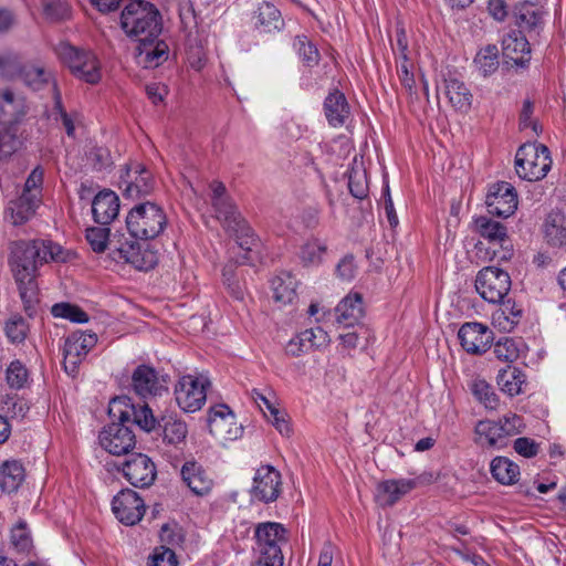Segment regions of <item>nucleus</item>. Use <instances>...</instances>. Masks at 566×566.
Here are the masks:
<instances>
[{"instance_id": "obj_1", "label": "nucleus", "mask_w": 566, "mask_h": 566, "mask_svg": "<svg viewBox=\"0 0 566 566\" xmlns=\"http://www.w3.org/2000/svg\"><path fill=\"white\" fill-rule=\"evenodd\" d=\"M108 415L113 422L99 433V443L114 455L127 454L135 447L136 438L129 424H136L145 432L156 429V417L149 406L146 402L135 405L127 396L112 399Z\"/></svg>"}, {"instance_id": "obj_2", "label": "nucleus", "mask_w": 566, "mask_h": 566, "mask_svg": "<svg viewBox=\"0 0 566 566\" xmlns=\"http://www.w3.org/2000/svg\"><path fill=\"white\" fill-rule=\"evenodd\" d=\"M86 240L96 253L109 250L113 260L123 261L138 271H149L158 263V252L148 243H139L124 233L109 234V229L93 227L86 230Z\"/></svg>"}, {"instance_id": "obj_3", "label": "nucleus", "mask_w": 566, "mask_h": 566, "mask_svg": "<svg viewBox=\"0 0 566 566\" xmlns=\"http://www.w3.org/2000/svg\"><path fill=\"white\" fill-rule=\"evenodd\" d=\"M40 249L38 240L17 241L11 245L10 266L29 317L36 314L39 304L36 274L38 268L43 264Z\"/></svg>"}, {"instance_id": "obj_4", "label": "nucleus", "mask_w": 566, "mask_h": 566, "mask_svg": "<svg viewBox=\"0 0 566 566\" xmlns=\"http://www.w3.org/2000/svg\"><path fill=\"white\" fill-rule=\"evenodd\" d=\"M120 27L138 42L155 41L163 30L161 14L149 1L132 0L122 11Z\"/></svg>"}, {"instance_id": "obj_5", "label": "nucleus", "mask_w": 566, "mask_h": 566, "mask_svg": "<svg viewBox=\"0 0 566 566\" xmlns=\"http://www.w3.org/2000/svg\"><path fill=\"white\" fill-rule=\"evenodd\" d=\"M167 223L168 219L164 209L150 201L136 205L126 217L128 238L132 240L148 241L156 239L164 232Z\"/></svg>"}, {"instance_id": "obj_6", "label": "nucleus", "mask_w": 566, "mask_h": 566, "mask_svg": "<svg viewBox=\"0 0 566 566\" xmlns=\"http://www.w3.org/2000/svg\"><path fill=\"white\" fill-rule=\"evenodd\" d=\"M255 552L259 566H283L282 544L286 543V530L276 522L260 523L255 527Z\"/></svg>"}, {"instance_id": "obj_7", "label": "nucleus", "mask_w": 566, "mask_h": 566, "mask_svg": "<svg viewBox=\"0 0 566 566\" xmlns=\"http://www.w3.org/2000/svg\"><path fill=\"white\" fill-rule=\"evenodd\" d=\"M55 53L78 80L88 84H96L101 81V64L92 51L61 42L55 46Z\"/></svg>"}, {"instance_id": "obj_8", "label": "nucleus", "mask_w": 566, "mask_h": 566, "mask_svg": "<svg viewBox=\"0 0 566 566\" xmlns=\"http://www.w3.org/2000/svg\"><path fill=\"white\" fill-rule=\"evenodd\" d=\"M551 153L543 144H524L515 156V170L520 178L527 181L543 179L552 167Z\"/></svg>"}, {"instance_id": "obj_9", "label": "nucleus", "mask_w": 566, "mask_h": 566, "mask_svg": "<svg viewBox=\"0 0 566 566\" xmlns=\"http://www.w3.org/2000/svg\"><path fill=\"white\" fill-rule=\"evenodd\" d=\"M475 289L486 302L500 303L511 289V277L500 268L485 266L478 272Z\"/></svg>"}, {"instance_id": "obj_10", "label": "nucleus", "mask_w": 566, "mask_h": 566, "mask_svg": "<svg viewBox=\"0 0 566 566\" xmlns=\"http://www.w3.org/2000/svg\"><path fill=\"white\" fill-rule=\"evenodd\" d=\"M132 390L143 399L161 397L168 392L167 378L150 365H138L130 376Z\"/></svg>"}, {"instance_id": "obj_11", "label": "nucleus", "mask_w": 566, "mask_h": 566, "mask_svg": "<svg viewBox=\"0 0 566 566\" xmlns=\"http://www.w3.org/2000/svg\"><path fill=\"white\" fill-rule=\"evenodd\" d=\"M96 343L97 335L91 332L76 331L67 336L63 348V365L69 375L74 376L77 373L80 364Z\"/></svg>"}, {"instance_id": "obj_12", "label": "nucleus", "mask_w": 566, "mask_h": 566, "mask_svg": "<svg viewBox=\"0 0 566 566\" xmlns=\"http://www.w3.org/2000/svg\"><path fill=\"white\" fill-rule=\"evenodd\" d=\"M485 205L491 214L509 218L515 212L518 205L515 188L506 181L492 185L486 195Z\"/></svg>"}, {"instance_id": "obj_13", "label": "nucleus", "mask_w": 566, "mask_h": 566, "mask_svg": "<svg viewBox=\"0 0 566 566\" xmlns=\"http://www.w3.org/2000/svg\"><path fill=\"white\" fill-rule=\"evenodd\" d=\"M177 405L185 412H196L206 402L207 394L203 382L191 375L182 376L175 387Z\"/></svg>"}, {"instance_id": "obj_14", "label": "nucleus", "mask_w": 566, "mask_h": 566, "mask_svg": "<svg viewBox=\"0 0 566 566\" xmlns=\"http://www.w3.org/2000/svg\"><path fill=\"white\" fill-rule=\"evenodd\" d=\"M112 510L120 523L135 525L144 516L145 503L137 492L125 489L114 496Z\"/></svg>"}, {"instance_id": "obj_15", "label": "nucleus", "mask_w": 566, "mask_h": 566, "mask_svg": "<svg viewBox=\"0 0 566 566\" xmlns=\"http://www.w3.org/2000/svg\"><path fill=\"white\" fill-rule=\"evenodd\" d=\"M281 473L272 465H263L255 472L251 494L258 501L274 502L281 494Z\"/></svg>"}, {"instance_id": "obj_16", "label": "nucleus", "mask_w": 566, "mask_h": 566, "mask_svg": "<svg viewBox=\"0 0 566 566\" xmlns=\"http://www.w3.org/2000/svg\"><path fill=\"white\" fill-rule=\"evenodd\" d=\"M124 476L136 488H148L156 479V467L151 459L143 453H135L123 463Z\"/></svg>"}, {"instance_id": "obj_17", "label": "nucleus", "mask_w": 566, "mask_h": 566, "mask_svg": "<svg viewBox=\"0 0 566 566\" xmlns=\"http://www.w3.org/2000/svg\"><path fill=\"white\" fill-rule=\"evenodd\" d=\"M458 336L463 349L470 354L485 353L493 342V332L486 325L478 322L463 324Z\"/></svg>"}, {"instance_id": "obj_18", "label": "nucleus", "mask_w": 566, "mask_h": 566, "mask_svg": "<svg viewBox=\"0 0 566 566\" xmlns=\"http://www.w3.org/2000/svg\"><path fill=\"white\" fill-rule=\"evenodd\" d=\"M122 179L123 184H125L123 193L126 198L139 199L154 190L155 181L153 175L142 164L136 163L129 166Z\"/></svg>"}, {"instance_id": "obj_19", "label": "nucleus", "mask_w": 566, "mask_h": 566, "mask_svg": "<svg viewBox=\"0 0 566 566\" xmlns=\"http://www.w3.org/2000/svg\"><path fill=\"white\" fill-rule=\"evenodd\" d=\"M212 207L216 218L221 222L222 227L228 232L233 233L237 237H245L247 239L244 244H248L251 229L247 224L245 220L241 217L231 198L217 202L212 205ZM240 245L243 248V242H241Z\"/></svg>"}, {"instance_id": "obj_20", "label": "nucleus", "mask_w": 566, "mask_h": 566, "mask_svg": "<svg viewBox=\"0 0 566 566\" xmlns=\"http://www.w3.org/2000/svg\"><path fill=\"white\" fill-rule=\"evenodd\" d=\"M329 340L328 334L322 327L307 328L289 340L285 353L298 357L312 349L327 346Z\"/></svg>"}, {"instance_id": "obj_21", "label": "nucleus", "mask_w": 566, "mask_h": 566, "mask_svg": "<svg viewBox=\"0 0 566 566\" xmlns=\"http://www.w3.org/2000/svg\"><path fill=\"white\" fill-rule=\"evenodd\" d=\"M418 479L386 480L378 483L375 500L381 507L392 506L402 496L413 490Z\"/></svg>"}, {"instance_id": "obj_22", "label": "nucleus", "mask_w": 566, "mask_h": 566, "mask_svg": "<svg viewBox=\"0 0 566 566\" xmlns=\"http://www.w3.org/2000/svg\"><path fill=\"white\" fill-rule=\"evenodd\" d=\"M514 23L521 33H538L543 24V11L535 3L522 1L514 4L512 9Z\"/></svg>"}, {"instance_id": "obj_23", "label": "nucleus", "mask_w": 566, "mask_h": 566, "mask_svg": "<svg viewBox=\"0 0 566 566\" xmlns=\"http://www.w3.org/2000/svg\"><path fill=\"white\" fill-rule=\"evenodd\" d=\"M235 417L230 408L226 405H218L210 409L208 426L210 433L214 437L234 440L238 438L241 430L240 427L234 429H226L224 424H234Z\"/></svg>"}, {"instance_id": "obj_24", "label": "nucleus", "mask_w": 566, "mask_h": 566, "mask_svg": "<svg viewBox=\"0 0 566 566\" xmlns=\"http://www.w3.org/2000/svg\"><path fill=\"white\" fill-rule=\"evenodd\" d=\"M251 20L254 29L261 33H272L282 30L284 27L281 11L270 1L259 3Z\"/></svg>"}, {"instance_id": "obj_25", "label": "nucleus", "mask_w": 566, "mask_h": 566, "mask_svg": "<svg viewBox=\"0 0 566 566\" xmlns=\"http://www.w3.org/2000/svg\"><path fill=\"white\" fill-rule=\"evenodd\" d=\"M156 428L160 430V436L165 444L175 448H181V446L186 444L188 426L181 418L170 413L163 416L159 420L156 419Z\"/></svg>"}, {"instance_id": "obj_26", "label": "nucleus", "mask_w": 566, "mask_h": 566, "mask_svg": "<svg viewBox=\"0 0 566 566\" xmlns=\"http://www.w3.org/2000/svg\"><path fill=\"white\" fill-rule=\"evenodd\" d=\"M93 218L102 226L109 224L119 212V198L108 189L99 191L92 201Z\"/></svg>"}, {"instance_id": "obj_27", "label": "nucleus", "mask_w": 566, "mask_h": 566, "mask_svg": "<svg viewBox=\"0 0 566 566\" xmlns=\"http://www.w3.org/2000/svg\"><path fill=\"white\" fill-rule=\"evenodd\" d=\"M181 478L196 495L208 494L213 486V480L197 461H187L181 468Z\"/></svg>"}, {"instance_id": "obj_28", "label": "nucleus", "mask_w": 566, "mask_h": 566, "mask_svg": "<svg viewBox=\"0 0 566 566\" xmlns=\"http://www.w3.org/2000/svg\"><path fill=\"white\" fill-rule=\"evenodd\" d=\"M443 83V92L450 105L460 113H468L473 95L465 83L451 74L444 78Z\"/></svg>"}, {"instance_id": "obj_29", "label": "nucleus", "mask_w": 566, "mask_h": 566, "mask_svg": "<svg viewBox=\"0 0 566 566\" xmlns=\"http://www.w3.org/2000/svg\"><path fill=\"white\" fill-rule=\"evenodd\" d=\"M500 303V307L492 313V324L501 332L511 333L524 316L523 307L511 298Z\"/></svg>"}, {"instance_id": "obj_30", "label": "nucleus", "mask_w": 566, "mask_h": 566, "mask_svg": "<svg viewBox=\"0 0 566 566\" xmlns=\"http://www.w3.org/2000/svg\"><path fill=\"white\" fill-rule=\"evenodd\" d=\"M503 55L515 65L525 66L531 60V46L525 34L516 31L509 33L502 42Z\"/></svg>"}, {"instance_id": "obj_31", "label": "nucleus", "mask_w": 566, "mask_h": 566, "mask_svg": "<svg viewBox=\"0 0 566 566\" xmlns=\"http://www.w3.org/2000/svg\"><path fill=\"white\" fill-rule=\"evenodd\" d=\"M336 322L345 327H352L364 317V303L359 293H349L336 306Z\"/></svg>"}, {"instance_id": "obj_32", "label": "nucleus", "mask_w": 566, "mask_h": 566, "mask_svg": "<svg viewBox=\"0 0 566 566\" xmlns=\"http://www.w3.org/2000/svg\"><path fill=\"white\" fill-rule=\"evenodd\" d=\"M137 63L145 69H154L161 65L168 59V45L165 41L139 42L137 46Z\"/></svg>"}, {"instance_id": "obj_33", "label": "nucleus", "mask_w": 566, "mask_h": 566, "mask_svg": "<svg viewBox=\"0 0 566 566\" xmlns=\"http://www.w3.org/2000/svg\"><path fill=\"white\" fill-rule=\"evenodd\" d=\"M324 113L331 126H344L350 114L346 96L338 90L331 92L324 101Z\"/></svg>"}, {"instance_id": "obj_34", "label": "nucleus", "mask_w": 566, "mask_h": 566, "mask_svg": "<svg viewBox=\"0 0 566 566\" xmlns=\"http://www.w3.org/2000/svg\"><path fill=\"white\" fill-rule=\"evenodd\" d=\"M24 479L25 468L21 461L9 459L0 463V491L6 493L18 491Z\"/></svg>"}, {"instance_id": "obj_35", "label": "nucleus", "mask_w": 566, "mask_h": 566, "mask_svg": "<svg viewBox=\"0 0 566 566\" xmlns=\"http://www.w3.org/2000/svg\"><path fill=\"white\" fill-rule=\"evenodd\" d=\"M41 202L40 198L33 195L21 193L17 199L11 200L8 206L11 222L14 226L23 224L30 220L39 208Z\"/></svg>"}, {"instance_id": "obj_36", "label": "nucleus", "mask_w": 566, "mask_h": 566, "mask_svg": "<svg viewBox=\"0 0 566 566\" xmlns=\"http://www.w3.org/2000/svg\"><path fill=\"white\" fill-rule=\"evenodd\" d=\"M544 238L554 248L566 247V214L552 211L544 222Z\"/></svg>"}, {"instance_id": "obj_37", "label": "nucleus", "mask_w": 566, "mask_h": 566, "mask_svg": "<svg viewBox=\"0 0 566 566\" xmlns=\"http://www.w3.org/2000/svg\"><path fill=\"white\" fill-rule=\"evenodd\" d=\"M476 434L475 442L482 448L502 449L506 446L501 430L500 423L491 420H480L474 429Z\"/></svg>"}, {"instance_id": "obj_38", "label": "nucleus", "mask_w": 566, "mask_h": 566, "mask_svg": "<svg viewBox=\"0 0 566 566\" xmlns=\"http://www.w3.org/2000/svg\"><path fill=\"white\" fill-rule=\"evenodd\" d=\"M275 302L291 304L296 298L297 280L291 272H280L271 282Z\"/></svg>"}, {"instance_id": "obj_39", "label": "nucleus", "mask_w": 566, "mask_h": 566, "mask_svg": "<svg viewBox=\"0 0 566 566\" xmlns=\"http://www.w3.org/2000/svg\"><path fill=\"white\" fill-rule=\"evenodd\" d=\"M24 113L22 98L17 97L10 90L0 93V124L7 125L17 123Z\"/></svg>"}, {"instance_id": "obj_40", "label": "nucleus", "mask_w": 566, "mask_h": 566, "mask_svg": "<svg viewBox=\"0 0 566 566\" xmlns=\"http://www.w3.org/2000/svg\"><path fill=\"white\" fill-rule=\"evenodd\" d=\"M490 471L492 476L504 485L516 483L520 476V467L506 457L494 458Z\"/></svg>"}, {"instance_id": "obj_41", "label": "nucleus", "mask_w": 566, "mask_h": 566, "mask_svg": "<svg viewBox=\"0 0 566 566\" xmlns=\"http://www.w3.org/2000/svg\"><path fill=\"white\" fill-rule=\"evenodd\" d=\"M524 373L517 368L507 366L499 371L496 376L501 390L511 397L522 394V386L525 384Z\"/></svg>"}, {"instance_id": "obj_42", "label": "nucleus", "mask_w": 566, "mask_h": 566, "mask_svg": "<svg viewBox=\"0 0 566 566\" xmlns=\"http://www.w3.org/2000/svg\"><path fill=\"white\" fill-rule=\"evenodd\" d=\"M469 389L473 397L486 409L496 410L500 399L493 387L483 378L475 377L469 382Z\"/></svg>"}, {"instance_id": "obj_43", "label": "nucleus", "mask_w": 566, "mask_h": 566, "mask_svg": "<svg viewBox=\"0 0 566 566\" xmlns=\"http://www.w3.org/2000/svg\"><path fill=\"white\" fill-rule=\"evenodd\" d=\"M474 227L481 237L493 243L502 244L507 237L506 227L484 216L474 219Z\"/></svg>"}, {"instance_id": "obj_44", "label": "nucleus", "mask_w": 566, "mask_h": 566, "mask_svg": "<svg viewBox=\"0 0 566 566\" xmlns=\"http://www.w3.org/2000/svg\"><path fill=\"white\" fill-rule=\"evenodd\" d=\"M20 78L34 91L41 90L51 82H53V85H56L53 81L52 73L44 66L38 64H25Z\"/></svg>"}, {"instance_id": "obj_45", "label": "nucleus", "mask_w": 566, "mask_h": 566, "mask_svg": "<svg viewBox=\"0 0 566 566\" xmlns=\"http://www.w3.org/2000/svg\"><path fill=\"white\" fill-rule=\"evenodd\" d=\"M474 65L483 76L493 74L499 69V50L495 45L481 49L475 57Z\"/></svg>"}, {"instance_id": "obj_46", "label": "nucleus", "mask_w": 566, "mask_h": 566, "mask_svg": "<svg viewBox=\"0 0 566 566\" xmlns=\"http://www.w3.org/2000/svg\"><path fill=\"white\" fill-rule=\"evenodd\" d=\"M300 59L303 63L313 67L318 64L321 55L316 45L306 35H296L293 42Z\"/></svg>"}, {"instance_id": "obj_47", "label": "nucleus", "mask_w": 566, "mask_h": 566, "mask_svg": "<svg viewBox=\"0 0 566 566\" xmlns=\"http://www.w3.org/2000/svg\"><path fill=\"white\" fill-rule=\"evenodd\" d=\"M25 64L19 53L4 51L0 53V74L8 78L20 77Z\"/></svg>"}, {"instance_id": "obj_48", "label": "nucleus", "mask_w": 566, "mask_h": 566, "mask_svg": "<svg viewBox=\"0 0 566 566\" xmlns=\"http://www.w3.org/2000/svg\"><path fill=\"white\" fill-rule=\"evenodd\" d=\"M54 317L69 319L73 323L88 322V315L77 305L67 302L56 303L51 307Z\"/></svg>"}, {"instance_id": "obj_49", "label": "nucleus", "mask_w": 566, "mask_h": 566, "mask_svg": "<svg viewBox=\"0 0 566 566\" xmlns=\"http://www.w3.org/2000/svg\"><path fill=\"white\" fill-rule=\"evenodd\" d=\"M29 332V325L27 321L18 315H12L6 323L4 333L8 339L13 344H20L24 342Z\"/></svg>"}, {"instance_id": "obj_50", "label": "nucleus", "mask_w": 566, "mask_h": 566, "mask_svg": "<svg viewBox=\"0 0 566 566\" xmlns=\"http://www.w3.org/2000/svg\"><path fill=\"white\" fill-rule=\"evenodd\" d=\"M326 249L319 240H311L301 248L300 258L304 265H317L322 262Z\"/></svg>"}, {"instance_id": "obj_51", "label": "nucleus", "mask_w": 566, "mask_h": 566, "mask_svg": "<svg viewBox=\"0 0 566 566\" xmlns=\"http://www.w3.org/2000/svg\"><path fill=\"white\" fill-rule=\"evenodd\" d=\"M29 378V371L24 364L20 360H13L7 367L6 379L11 388L21 389L24 387Z\"/></svg>"}, {"instance_id": "obj_52", "label": "nucleus", "mask_w": 566, "mask_h": 566, "mask_svg": "<svg viewBox=\"0 0 566 566\" xmlns=\"http://www.w3.org/2000/svg\"><path fill=\"white\" fill-rule=\"evenodd\" d=\"M39 245H41V256L43 263L49 260L55 262H67L71 256V252L64 250L60 244L53 243L51 241L38 240Z\"/></svg>"}, {"instance_id": "obj_53", "label": "nucleus", "mask_w": 566, "mask_h": 566, "mask_svg": "<svg viewBox=\"0 0 566 566\" xmlns=\"http://www.w3.org/2000/svg\"><path fill=\"white\" fill-rule=\"evenodd\" d=\"M41 4L43 14L50 21H62L70 17V8L62 0H42Z\"/></svg>"}, {"instance_id": "obj_54", "label": "nucleus", "mask_w": 566, "mask_h": 566, "mask_svg": "<svg viewBox=\"0 0 566 566\" xmlns=\"http://www.w3.org/2000/svg\"><path fill=\"white\" fill-rule=\"evenodd\" d=\"M496 422L500 423V430L505 441L509 437L521 433L525 428L523 418L512 412L504 415Z\"/></svg>"}, {"instance_id": "obj_55", "label": "nucleus", "mask_w": 566, "mask_h": 566, "mask_svg": "<svg viewBox=\"0 0 566 566\" xmlns=\"http://www.w3.org/2000/svg\"><path fill=\"white\" fill-rule=\"evenodd\" d=\"M53 92H54V105H53V113L54 114H59L60 118H61V122H62V125L67 134L69 137H73L74 136V132H75V125H74V120H75V116L76 114H69L64 107H63V104H62V97H61V94L56 87V85L54 84L53 85Z\"/></svg>"}, {"instance_id": "obj_56", "label": "nucleus", "mask_w": 566, "mask_h": 566, "mask_svg": "<svg viewBox=\"0 0 566 566\" xmlns=\"http://www.w3.org/2000/svg\"><path fill=\"white\" fill-rule=\"evenodd\" d=\"M3 410L12 419H23L30 410L28 401L19 396H8L3 401Z\"/></svg>"}, {"instance_id": "obj_57", "label": "nucleus", "mask_w": 566, "mask_h": 566, "mask_svg": "<svg viewBox=\"0 0 566 566\" xmlns=\"http://www.w3.org/2000/svg\"><path fill=\"white\" fill-rule=\"evenodd\" d=\"M11 545L18 553H27L31 549L32 539L24 523H19L12 528Z\"/></svg>"}, {"instance_id": "obj_58", "label": "nucleus", "mask_w": 566, "mask_h": 566, "mask_svg": "<svg viewBox=\"0 0 566 566\" xmlns=\"http://www.w3.org/2000/svg\"><path fill=\"white\" fill-rule=\"evenodd\" d=\"M494 355L502 361H514L518 357V349L512 338L504 337L497 340L493 349Z\"/></svg>"}, {"instance_id": "obj_59", "label": "nucleus", "mask_w": 566, "mask_h": 566, "mask_svg": "<svg viewBox=\"0 0 566 566\" xmlns=\"http://www.w3.org/2000/svg\"><path fill=\"white\" fill-rule=\"evenodd\" d=\"M223 283L227 286L229 293L234 300L242 301L244 297V286L237 279L234 269L232 265H227L222 271Z\"/></svg>"}, {"instance_id": "obj_60", "label": "nucleus", "mask_w": 566, "mask_h": 566, "mask_svg": "<svg viewBox=\"0 0 566 566\" xmlns=\"http://www.w3.org/2000/svg\"><path fill=\"white\" fill-rule=\"evenodd\" d=\"M148 566H178L175 552L165 545L155 548Z\"/></svg>"}, {"instance_id": "obj_61", "label": "nucleus", "mask_w": 566, "mask_h": 566, "mask_svg": "<svg viewBox=\"0 0 566 566\" xmlns=\"http://www.w3.org/2000/svg\"><path fill=\"white\" fill-rule=\"evenodd\" d=\"M43 184V170L35 167L25 180L23 195H33L41 199V186Z\"/></svg>"}, {"instance_id": "obj_62", "label": "nucleus", "mask_w": 566, "mask_h": 566, "mask_svg": "<svg viewBox=\"0 0 566 566\" xmlns=\"http://www.w3.org/2000/svg\"><path fill=\"white\" fill-rule=\"evenodd\" d=\"M88 158L97 170L106 169L113 164L111 151L105 147H93Z\"/></svg>"}, {"instance_id": "obj_63", "label": "nucleus", "mask_w": 566, "mask_h": 566, "mask_svg": "<svg viewBox=\"0 0 566 566\" xmlns=\"http://www.w3.org/2000/svg\"><path fill=\"white\" fill-rule=\"evenodd\" d=\"M514 450L524 458H533L538 453L539 444L526 437L517 438L514 441Z\"/></svg>"}, {"instance_id": "obj_64", "label": "nucleus", "mask_w": 566, "mask_h": 566, "mask_svg": "<svg viewBox=\"0 0 566 566\" xmlns=\"http://www.w3.org/2000/svg\"><path fill=\"white\" fill-rule=\"evenodd\" d=\"M348 188L350 193L358 199H363L367 196L368 187L365 181L364 174L355 171L349 175Z\"/></svg>"}]
</instances>
